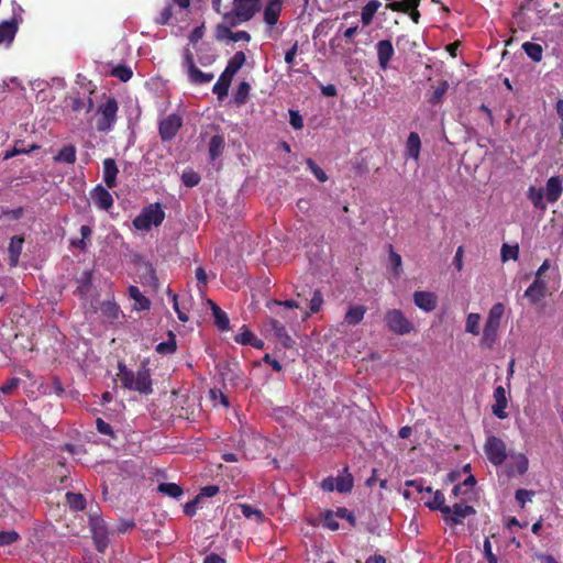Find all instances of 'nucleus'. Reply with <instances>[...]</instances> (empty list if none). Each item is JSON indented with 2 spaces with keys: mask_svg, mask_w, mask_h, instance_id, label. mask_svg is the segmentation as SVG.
Returning <instances> with one entry per match:
<instances>
[{
  "mask_svg": "<svg viewBox=\"0 0 563 563\" xmlns=\"http://www.w3.org/2000/svg\"><path fill=\"white\" fill-rule=\"evenodd\" d=\"M118 377L125 389L140 394L150 395L153 393V384L150 368L141 366L136 372L129 369L123 363H119Z\"/></svg>",
  "mask_w": 563,
  "mask_h": 563,
  "instance_id": "obj_1",
  "label": "nucleus"
},
{
  "mask_svg": "<svg viewBox=\"0 0 563 563\" xmlns=\"http://www.w3.org/2000/svg\"><path fill=\"white\" fill-rule=\"evenodd\" d=\"M261 9V0H232L224 5L223 20L231 25H240L251 21Z\"/></svg>",
  "mask_w": 563,
  "mask_h": 563,
  "instance_id": "obj_2",
  "label": "nucleus"
},
{
  "mask_svg": "<svg viewBox=\"0 0 563 563\" xmlns=\"http://www.w3.org/2000/svg\"><path fill=\"white\" fill-rule=\"evenodd\" d=\"M119 104L114 97H108L100 103L96 110V130L98 132H109L113 129L118 120Z\"/></svg>",
  "mask_w": 563,
  "mask_h": 563,
  "instance_id": "obj_3",
  "label": "nucleus"
},
{
  "mask_svg": "<svg viewBox=\"0 0 563 563\" xmlns=\"http://www.w3.org/2000/svg\"><path fill=\"white\" fill-rule=\"evenodd\" d=\"M165 219V211L162 206L151 203L142 209L133 220V227L139 231H150L152 227H159Z\"/></svg>",
  "mask_w": 563,
  "mask_h": 563,
  "instance_id": "obj_4",
  "label": "nucleus"
},
{
  "mask_svg": "<svg viewBox=\"0 0 563 563\" xmlns=\"http://www.w3.org/2000/svg\"><path fill=\"white\" fill-rule=\"evenodd\" d=\"M384 322L389 332L396 335H407L415 331V324L402 310L389 309L384 314Z\"/></svg>",
  "mask_w": 563,
  "mask_h": 563,
  "instance_id": "obj_5",
  "label": "nucleus"
},
{
  "mask_svg": "<svg viewBox=\"0 0 563 563\" xmlns=\"http://www.w3.org/2000/svg\"><path fill=\"white\" fill-rule=\"evenodd\" d=\"M89 528L98 552L104 553L109 545V531L102 518L97 515L89 517Z\"/></svg>",
  "mask_w": 563,
  "mask_h": 563,
  "instance_id": "obj_6",
  "label": "nucleus"
},
{
  "mask_svg": "<svg viewBox=\"0 0 563 563\" xmlns=\"http://www.w3.org/2000/svg\"><path fill=\"white\" fill-rule=\"evenodd\" d=\"M484 451L487 460L496 465H501L507 459V449L505 442L495 435H488L484 444Z\"/></svg>",
  "mask_w": 563,
  "mask_h": 563,
  "instance_id": "obj_7",
  "label": "nucleus"
},
{
  "mask_svg": "<svg viewBox=\"0 0 563 563\" xmlns=\"http://www.w3.org/2000/svg\"><path fill=\"white\" fill-rule=\"evenodd\" d=\"M183 125V118L177 113H172L159 121L158 133L163 142L172 141Z\"/></svg>",
  "mask_w": 563,
  "mask_h": 563,
  "instance_id": "obj_8",
  "label": "nucleus"
},
{
  "mask_svg": "<svg viewBox=\"0 0 563 563\" xmlns=\"http://www.w3.org/2000/svg\"><path fill=\"white\" fill-rule=\"evenodd\" d=\"M475 512L476 510L473 506L456 503L451 508V514L448 515V517L443 515V519L446 523L452 526L462 525L464 518L475 515Z\"/></svg>",
  "mask_w": 563,
  "mask_h": 563,
  "instance_id": "obj_9",
  "label": "nucleus"
},
{
  "mask_svg": "<svg viewBox=\"0 0 563 563\" xmlns=\"http://www.w3.org/2000/svg\"><path fill=\"white\" fill-rule=\"evenodd\" d=\"M377 60L382 70H387L395 54L393 43L389 40H382L376 43Z\"/></svg>",
  "mask_w": 563,
  "mask_h": 563,
  "instance_id": "obj_10",
  "label": "nucleus"
},
{
  "mask_svg": "<svg viewBox=\"0 0 563 563\" xmlns=\"http://www.w3.org/2000/svg\"><path fill=\"white\" fill-rule=\"evenodd\" d=\"M493 398L495 401V404L492 406L493 413L498 419H506L508 417V413L506 411V408L508 406L506 389L503 386H497L494 389Z\"/></svg>",
  "mask_w": 563,
  "mask_h": 563,
  "instance_id": "obj_11",
  "label": "nucleus"
},
{
  "mask_svg": "<svg viewBox=\"0 0 563 563\" xmlns=\"http://www.w3.org/2000/svg\"><path fill=\"white\" fill-rule=\"evenodd\" d=\"M95 206L102 210H109L113 205L111 194L101 185L96 186L90 192Z\"/></svg>",
  "mask_w": 563,
  "mask_h": 563,
  "instance_id": "obj_12",
  "label": "nucleus"
},
{
  "mask_svg": "<svg viewBox=\"0 0 563 563\" xmlns=\"http://www.w3.org/2000/svg\"><path fill=\"white\" fill-rule=\"evenodd\" d=\"M563 180L560 176H552L548 179L544 190L549 203H555L562 196Z\"/></svg>",
  "mask_w": 563,
  "mask_h": 563,
  "instance_id": "obj_13",
  "label": "nucleus"
},
{
  "mask_svg": "<svg viewBox=\"0 0 563 563\" xmlns=\"http://www.w3.org/2000/svg\"><path fill=\"white\" fill-rule=\"evenodd\" d=\"M545 294L547 283L541 278H536L533 283L526 289L525 297L528 298L532 305H536L545 297Z\"/></svg>",
  "mask_w": 563,
  "mask_h": 563,
  "instance_id": "obj_14",
  "label": "nucleus"
},
{
  "mask_svg": "<svg viewBox=\"0 0 563 563\" xmlns=\"http://www.w3.org/2000/svg\"><path fill=\"white\" fill-rule=\"evenodd\" d=\"M413 302L421 310L430 312L437 308L438 299L433 292L416 291L413 294Z\"/></svg>",
  "mask_w": 563,
  "mask_h": 563,
  "instance_id": "obj_15",
  "label": "nucleus"
},
{
  "mask_svg": "<svg viewBox=\"0 0 563 563\" xmlns=\"http://www.w3.org/2000/svg\"><path fill=\"white\" fill-rule=\"evenodd\" d=\"M269 325L274 332L275 338L284 347L291 349L295 345V341L287 333V330L283 323L276 319H271Z\"/></svg>",
  "mask_w": 563,
  "mask_h": 563,
  "instance_id": "obj_16",
  "label": "nucleus"
},
{
  "mask_svg": "<svg viewBox=\"0 0 563 563\" xmlns=\"http://www.w3.org/2000/svg\"><path fill=\"white\" fill-rule=\"evenodd\" d=\"M284 0H271L264 9V21L269 26H274L279 19Z\"/></svg>",
  "mask_w": 563,
  "mask_h": 563,
  "instance_id": "obj_17",
  "label": "nucleus"
},
{
  "mask_svg": "<svg viewBox=\"0 0 563 563\" xmlns=\"http://www.w3.org/2000/svg\"><path fill=\"white\" fill-rule=\"evenodd\" d=\"M498 331L499 325L485 322L479 345L484 349L492 350L497 342Z\"/></svg>",
  "mask_w": 563,
  "mask_h": 563,
  "instance_id": "obj_18",
  "label": "nucleus"
},
{
  "mask_svg": "<svg viewBox=\"0 0 563 563\" xmlns=\"http://www.w3.org/2000/svg\"><path fill=\"white\" fill-rule=\"evenodd\" d=\"M119 169L113 158H106L103 161V181L109 189L117 186V176Z\"/></svg>",
  "mask_w": 563,
  "mask_h": 563,
  "instance_id": "obj_19",
  "label": "nucleus"
},
{
  "mask_svg": "<svg viewBox=\"0 0 563 563\" xmlns=\"http://www.w3.org/2000/svg\"><path fill=\"white\" fill-rule=\"evenodd\" d=\"M16 32L18 21L15 18L0 23V45L10 44L14 40Z\"/></svg>",
  "mask_w": 563,
  "mask_h": 563,
  "instance_id": "obj_20",
  "label": "nucleus"
},
{
  "mask_svg": "<svg viewBox=\"0 0 563 563\" xmlns=\"http://www.w3.org/2000/svg\"><path fill=\"white\" fill-rule=\"evenodd\" d=\"M128 294L131 299L134 300V309L142 311L151 308V301L145 297L139 289V287L131 285L128 288Z\"/></svg>",
  "mask_w": 563,
  "mask_h": 563,
  "instance_id": "obj_21",
  "label": "nucleus"
},
{
  "mask_svg": "<svg viewBox=\"0 0 563 563\" xmlns=\"http://www.w3.org/2000/svg\"><path fill=\"white\" fill-rule=\"evenodd\" d=\"M232 79L233 76L222 71L218 81L213 85L212 92L217 95L219 100H223L228 96Z\"/></svg>",
  "mask_w": 563,
  "mask_h": 563,
  "instance_id": "obj_22",
  "label": "nucleus"
},
{
  "mask_svg": "<svg viewBox=\"0 0 563 563\" xmlns=\"http://www.w3.org/2000/svg\"><path fill=\"white\" fill-rule=\"evenodd\" d=\"M420 150H421L420 136L417 132H411L407 139L405 156L407 158H413L417 161L420 155Z\"/></svg>",
  "mask_w": 563,
  "mask_h": 563,
  "instance_id": "obj_23",
  "label": "nucleus"
},
{
  "mask_svg": "<svg viewBox=\"0 0 563 563\" xmlns=\"http://www.w3.org/2000/svg\"><path fill=\"white\" fill-rule=\"evenodd\" d=\"M426 507L430 510H439L442 515H450L451 507L445 505V497L441 490H435L433 493V498L429 501L424 503Z\"/></svg>",
  "mask_w": 563,
  "mask_h": 563,
  "instance_id": "obj_24",
  "label": "nucleus"
},
{
  "mask_svg": "<svg viewBox=\"0 0 563 563\" xmlns=\"http://www.w3.org/2000/svg\"><path fill=\"white\" fill-rule=\"evenodd\" d=\"M214 324L221 331H228L230 328V320L225 311H223L217 303L210 301Z\"/></svg>",
  "mask_w": 563,
  "mask_h": 563,
  "instance_id": "obj_25",
  "label": "nucleus"
},
{
  "mask_svg": "<svg viewBox=\"0 0 563 563\" xmlns=\"http://www.w3.org/2000/svg\"><path fill=\"white\" fill-rule=\"evenodd\" d=\"M366 312V308L362 305L352 306L344 316V322L347 325H356L361 323Z\"/></svg>",
  "mask_w": 563,
  "mask_h": 563,
  "instance_id": "obj_26",
  "label": "nucleus"
},
{
  "mask_svg": "<svg viewBox=\"0 0 563 563\" xmlns=\"http://www.w3.org/2000/svg\"><path fill=\"white\" fill-rule=\"evenodd\" d=\"M24 239L22 236H13L10 241L8 252L10 257V265L15 266L22 252Z\"/></svg>",
  "mask_w": 563,
  "mask_h": 563,
  "instance_id": "obj_27",
  "label": "nucleus"
},
{
  "mask_svg": "<svg viewBox=\"0 0 563 563\" xmlns=\"http://www.w3.org/2000/svg\"><path fill=\"white\" fill-rule=\"evenodd\" d=\"M380 5L382 3L378 0H371L363 7L361 12V21L364 26H367L372 23L373 18Z\"/></svg>",
  "mask_w": 563,
  "mask_h": 563,
  "instance_id": "obj_28",
  "label": "nucleus"
},
{
  "mask_svg": "<svg viewBox=\"0 0 563 563\" xmlns=\"http://www.w3.org/2000/svg\"><path fill=\"white\" fill-rule=\"evenodd\" d=\"M246 62V56L242 51L236 52L228 62L227 67L223 71L228 75L235 76V74L242 68Z\"/></svg>",
  "mask_w": 563,
  "mask_h": 563,
  "instance_id": "obj_29",
  "label": "nucleus"
},
{
  "mask_svg": "<svg viewBox=\"0 0 563 563\" xmlns=\"http://www.w3.org/2000/svg\"><path fill=\"white\" fill-rule=\"evenodd\" d=\"M224 137L220 134H216L209 142V157L210 161H216L220 157L224 150Z\"/></svg>",
  "mask_w": 563,
  "mask_h": 563,
  "instance_id": "obj_30",
  "label": "nucleus"
},
{
  "mask_svg": "<svg viewBox=\"0 0 563 563\" xmlns=\"http://www.w3.org/2000/svg\"><path fill=\"white\" fill-rule=\"evenodd\" d=\"M528 199L531 201L533 207L539 210H545L547 205L544 202V190L542 188L529 187L527 192Z\"/></svg>",
  "mask_w": 563,
  "mask_h": 563,
  "instance_id": "obj_31",
  "label": "nucleus"
},
{
  "mask_svg": "<svg viewBox=\"0 0 563 563\" xmlns=\"http://www.w3.org/2000/svg\"><path fill=\"white\" fill-rule=\"evenodd\" d=\"M188 78L191 84L203 85L210 82L214 75L212 73H203L197 66L187 71Z\"/></svg>",
  "mask_w": 563,
  "mask_h": 563,
  "instance_id": "obj_32",
  "label": "nucleus"
},
{
  "mask_svg": "<svg viewBox=\"0 0 563 563\" xmlns=\"http://www.w3.org/2000/svg\"><path fill=\"white\" fill-rule=\"evenodd\" d=\"M55 162L74 164L76 162V147L71 144L64 145L54 156Z\"/></svg>",
  "mask_w": 563,
  "mask_h": 563,
  "instance_id": "obj_33",
  "label": "nucleus"
},
{
  "mask_svg": "<svg viewBox=\"0 0 563 563\" xmlns=\"http://www.w3.org/2000/svg\"><path fill=\"white\" fill-rule=\"evenodd\" d=\"M449 89V82L446 80H439L437 87L428 97V102L435 106L443 101V98Z\"/></svg>",
  "mask_w": 563,
  "mask_h": 563,
  "instance_id": "obj_34",
  "label": "nucleus"
},
{
  "mask_svg": "<svg viewBox=\"0 0 563 563\" xmlns=\"http://www.w3.org/2000/svg\"><path fill=\"white\" fill-rule=\"evenodd\" d=\"M100 311L101 314L110 321L118 320L121 313L120 307L114 301L110 300L103 301L100 305Z\"/></svg>",
  "mask_w": 563,
  "mask_h": 563,
  "instance_id": "obj_35",
  "label": "nucleus"
},
{
  "mask_svg": "<svg viewBox=\"0 0 563 563\" xmlns=\"http://www.w3.org/2000/svg\"><path fill=\"white\" fill-rule=\"evenodd\" d=\"M419 4L420 0H400L388 3L386 8L394 12H409L411 9H418Z\"/></svg>",
  "mask_w": 563,
  "mask_h": 563,
  "instance_id": "obj_36",
  "label": "nucleus"
},
{
  "mask_svg": "<svg viewBox=\"0 0 563 563\" xmlns=\"http://www.w3.org/2000/svg\"><path fill=\"white\" fill-rule=\"evenodd\" d=\"M176 350H177L176 335L172 331H168L167 341L161 342L156 345V352L158 354H163V355L173 354L176 352Z\"/></svg>",
  "mask_w": 563,
  "mask_h": 563,
  "instance_id": "obj_37",
  "label": "nucleus"
},
{
  "mask_svg": "<svg viewBox=\"0 0 563 563\" xmlns=\"http://www.w3.org/2000/svg\"><path fill=\"white\" fill-rule=\"evenodd\" d=\"M65 497L70 509L79 511L86 508V499L82 494L68 492Z\"/></svg>",
  "mask_w": 563,
  "mask_h": 563,
  "instance_id": "obj_38",
  "label": "nucleus"
},
{
  "mask_svg": "<svg viewBox=\"0 0 563 563\" xmlns=\"http://www.w3.org/2000/svg\"><path fill=\"white\" fill-rule=\"evenodd\" d=\"M157 490L172 498H179L184 493L183 488L176 483H161Z\"/></svg>",
  "mask_w": 563,
  "mask_h": 563,
  "instance_id": "obj_39",
  "label": "nucleus"
},
{
  "mask_svg": "<svg viewBox=\"0 0 563 563\" xmlns=\"http://www.w3.org/2000/svg\"><path fill=\"white\" fill-rule=\"evenodd\" d=\"M505 313V306L501 302L495 303L489 312L488 317L486 319V323L495 324L500 327L501 318Z\"/></svg>",
  "mask_w": 563,
  "mask_h": 563,
  "instance_id": "obj_40",
  "label": "nucleus"
},
{
  "mask_svg": "<svg viewBox=\"0 0 563 563\" xmlns=\"http://www.w3.org/2000/svg\"><path fill=\"white\" fill-rule=\"evenodd\" d=\"M40 148V145L37 144H32L30 145L27 148L23 146V142L22 141H19V142H15L14 146L12 147V150L10 151H7L3 158L4 159H9L13 156H16L19 154H29L35 150H38Z\"/></svg>",
  "mask_w": 563,
  "mask_h": 563,
  "instance_id": "obj_41",
  "label": "nucleus"
},
{
  "mask_svg": "<svg viewBox=\"0 0 563 563\" xmlns=\"http://www.w3.org/2000/svg\"><path fill=\"white\" fill-rule=\"evenodd\" d=\"M522 49L533 62L542 59L543 48L540 44L526 42L522 44Z\"/></svg>",
  "mask_w": 563,
  "mask_h": 563,
  "instance_id": "obj_42",
  "label": "nucleus"
},
{
  "mask_svg": "<svg viewBox=\"0 0 563 563\" xmlns=\"http://www.w3.org/2000/svg\"><path fill=\"white\" fill-rule=\"evenodd\" d=\"M335 479V486L334 490L339 493H350L353 488V476L351 474H347L346 476H338L334 477Z\"/></svg>",
  "mask_w": 563,
  "mask_h": 563,
  "instance_id": "obj_43",
  "label": "nucleus"
},
{
  "mask_svg": "<svg viewBox=\"0 0 563 563\" xmlns=\"http://www.w3.org/2000/svg\"><path fill=\"white\" fill-rule=\"evenodd\" d=\"M250 90V84L246 81H241L234 92L235 103L239 106L244 104L247 101Z\"/></svg>",
  "mask_w": 563,
  "mask_h": 563,
  "instance_id": "obj_44",
  "label": "nucleus"
},
{
  "mask_svg": "<svg viewBox=\"0 0 563 563\" xmlns=\"http://www.w3.org/2000/svg\"><path fill=\"white\" fill-rule=\"evenodd\" d=\"M512 459H514L512 467L516 471V473L519 475L526 474L529 468L528 457L522 453H518V454L514 455Z\"/></svg>",
  "mask_w": 563,
  "mask_h": 563,
  "instance_id": "obj_45",
  "label": "nucleus"
},
{
  "mask_svg": "<svg viewBox=\"0 0 563 563\" xmlns=\"http://www.w3.org/2000/svg\"><path fill=\"white\" fill-rule=\"evenodd\" d=\"M479 320L481 316L478 313H470L466 318V325L465 331L473 334L478 335L479 334Z\"/></svg>",
  "mask_w": 563,
  "mask_h": 563,
  "instance_id": "obj_46",
  "label": "nucleus"
},
{
  "mask_svg": "<svg viewBox=\"0 0 563 563\" xmlns=\"http://www.w3.org/2000/svg\"><path fill=\"white\" fill-rule=\"evenodd\" d=\"M200 175L191 168L184 170L181 175V180L188 188L197 186L200 183Z\"/></svg>",
  "mask_w": 563,
  "mask_h": 563,
  "instance_id": "obj_47",
  "label": "nucleus"
},
{
  "mask_svg": "<svg viewBox=\"0 0 563 563\" xmlns=\"http://www.w3.org/2000/svg\"><path fill=\"white\" fill-rule=\"evenodd\" d=\"M243 516L247 519H255L256 522H262L264 515L260 509L253 508L251 505L243 504L240 506Z\"/></svg>",
  "mask_w": 563,
  "mask_h": 563,
  "instance_id": "obj_48",
  "label": "nucleus"
},
{
  "mask_svg": "<svg viewBox=\"0 0 563 563\" xmlns=\"http://www.w3.org/2000/svg\"><path fill=\"white\" fill-rule=\"evenodd\" d=\"M306 165L319 181L324 183L328 180L325 172L319 167L312 158H307Z\"/></svg>",
  "mask_w": 563,
  "mask_h": 563,
  "instance_id": "obj_49",
  "label": "nucleus"
},
{
  "mask_svg": "<svg viewBox=\"0 0 563 563\" xmlns=\"http://www.w3.org/2000/svg\"><path fill=\"white\" fill-rule=\"evenodd\" d=\"M236 25H231L228 21L223 20V23L218 24L216 27V36L218 40H230L232 31V27H235Z\"/></svg>",
  "mask_w": 563,
  "mask_h": 563,
  "instance_id": "obj_50",
  "label": "nucleus"
},
{
  "mask_svg": "<svg viewBox=\"0 0 563 563\" xmlns=\"http://www.w3.org/2000/svg\"><path fill=\"white\" fill-rule=\"evenodd\" d=\"M111 74L123 82L129 81L133 75L131 68L125 65H119L114 67Z\"/></svg>",
  "mask_w": 563,
  "mask_h": 563,
  "instance_id": "obj_51",
  "label": "nucleus"
},
{
  "mask_svg": "<svg viewBox=\"0 0 563 563\" xmlns=\"http://www.w3.org/2000/svg\"><path fill=\"white\" fill-rule=\"evenodd\" d=\"M519 256V246L518 245H508V244H504L501 246V260L504 262L508 261V260H517Z\"/></svg>",
  "mask_w": 563,
  "mask_h": 563,
  "instance_id": "obj_52",
  "label": "nucleus"
},
{
  "mask_svg": "<svg viewBox=\"0 0 563 563\" xmlns=\"http://www.w3.org/2000/svg\"><path fill=\"white\" fill-rule=\"evenodd\" d=\"M255 334L245 325L242 327V331L234 336V341L241 345H249Z\"/></svg>",
  "mask_w": 563,
  "mask_h": 563,
  "instance_id": "obj_53",
  "label": "nucleus"
},
{
  "mask_svg": "<svg viewBox=\"0 0 563 563\" xmlns=\"http://www.w3.org/2000/svg\"><path fill=\"white\" fill-rule=\"evenodd\" d=\"M173 1L167 3L165 8L162 10L159 15L156 18L155 22L159 25L168 24L173 16Z\"/></svg>",
  "mask_w": 563,
  "mask_h": 563,
  "instance_id": "obj_54",
  "label": "nucleus"
},
{
  "mask_svg": "<svg viewBox=\"0 0 563 563\" xmlns=\"http://www.w3.org/2000/svg\"><path fill=\"white\" fill-rule=\"evenodd\" d=\"M311 313H317L320 311L323 305V295L320 290L316 289L312 294V297L309 301Z\"/></svg>",
  "mask_w": 563,
  "mask_h": 563,
  "instance_id": "obj_55",
  "label": "nucleus"
},
{
  "mask_svg": "<svg viewBox=\"0 0 563 563\" xmlns=\"http://www.w3.org/2000/svg\"><path fill=\"white\" fill-rule=\"evenodd\" d=\"M19 533L14 530L0 532V547L10 545L19 539Z\"/></svg>",
  "mask_w": 563,
  "mask_h": 563,
  "instance_id": "obj_56",
  "label": "nucleus"
},
{
  "mask_svg": "<svg viewBox=\"0 0 563 563\" xmlns=\"http://www.w3.org/2000/svg\"><path fill=\"white\" fill-rule=\"evenodd\" d=\"M181 66L187 71L196 66L195 59H194V54L189 47H186L184 49Z\"/></svg>",
  "mask_w": 563,
  "mask_h": 563,
  "instance_id": "obj_57",
  "label": "nucleus"
},
{
  "mask_svg": "<svg viewBox=\"0 0 563 563\" xmlns=\"http://www.w3.org/2000/svg\"><path fill=\"white\" fill-rule=\"evenodd\" d=\"M389 249H390V252H389V263H390L395 274L398 275L399 269H400L401 264H402L401 256L393 250L391 245H389Z\"/></svg>",
  "mask_w": 563,
  "mask_h": 563,
  "instance_id": "obj_58",
  "label": "nucleus"
},
{
  "mask_svg": "<svg viewBox=\"0 0 563 563\" xmlns=\"http://www.w3.org/2000/svg\"><path fill=\"white\" fill-rule=\"evenodd\" d=\"M533 495L534 492L520 488L516 492V500L520 504L521 507H523L527 501L531 500Z\"/></svg>",
  "mask_w": 563,
  "mask_h": 563,
  "instance_id": "obj_59",
  "label": "nucleus"
},
{
  "mask_svg": "<svg viewBox=\"0 0 563 563\" xmlns=\"http://www.w3.org/2000/svg\"><path fill=\"white\" fill-rule=\"evenodd\" d=\"M20 384V379L16 377H12L7 380L3 385L0 386V391L5 395H10L14 389L18 388Z\"/></svg>",
  "mask_w": 563,
  "mask_h": 563,
  "instance_id": "obj_60",
  "label": "nucleus"
},
{
  "mask_svg": "<svg viewBox=\"0 0 563 563\" xmlns=\"http://www.w3.org/2000/svg\"><path fill=\"white\" fill-rule=\"evenodd\" d=\"M289 123L295 130H301L303 128V119L296 110H289Z\"/></svg>",
  "mask_w": 563,
  "mask_h": 563,
  "instance_id": "obj_61",
  "label": "nucleus"
},
{
  "mask_svg": "<svg viewBox=\"0 0 563 563\" xmlns=\"http://www.w3.org/2000/svg\"><path fill=\"white\" fill-rule=\"evenodd\" d=\"M335 516L338 518H341V519H345L350 522V525L352 527H355L356 526V518L354 516L353 512H351L349 509L346 508H339L336 511H335Z\"/></svg>",
  "mask_w": 563,
  "mask_h": 563,
  "instance_id": "obj_62",
  "label": "nucleus"
},
{
  "mask_svg": "<svg viewBox=\"0 0 563 563\" xmlns=\"http://www.w3.org/2000/svg\"><path fill=\"white\" fill-rule=\"evenodd\" d=\"M484 555L488 563H498L497 556L493 553L492 543L488 538L484 540Z\"/></svg>",
  "mask_w": 563,
  "mask_h": 563,
  "instance_id": "obj_63",
  "label": "nucleus"
},
{
  "mask_svg": "<svg viewBox=\"0 0 563 563\" xmlns=\"http://www.w3.org/2000/svg\"><path fill=\"white\" fill-rule=\"evenodd\" d=\"M96 427L99 433L104 435H113L112 427L106 422L103 419L98 418L96 420Z\"/></svg>",
  "mask_w": 563,
  "mask_h": 563,
  "instance_id": "obj_64",
  "label": "nucleus"
}]
</instances>
